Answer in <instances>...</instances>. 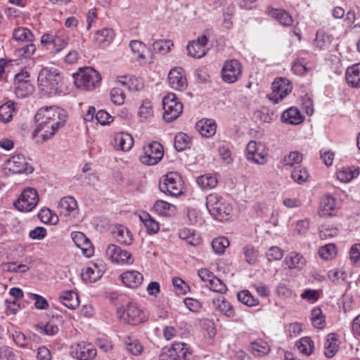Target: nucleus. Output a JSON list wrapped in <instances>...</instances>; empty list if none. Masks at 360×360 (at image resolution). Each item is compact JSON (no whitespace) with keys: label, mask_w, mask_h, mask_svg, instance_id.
<instances>
[{"label":"nucleus","mask_w":360,"mask_h":360,"mask_svg":"<svg viewBox=\"0 0 360 360\" xmlns=\"http://www.w3.org/2000/svg\"><path fill=\"white\" fill-rule=\"evenodd\" d=\"M153 115V107L150 101L145 100L139 108V115L143 120H147Z\"/></svg>","instance_id":"nucleus-57"},{"label":"nucleus","mask_w":360,"mask_h":360,"mask_svg":"<svg viewBox=\"0 0 360 360\" xmlns=\"http://www.w3.org/2000/svg\"><path fill=\"white\" fill-rule=\"evenodd\" d=\"M162 105L165 110L163 118L167 122L177 119L183 111V104L177 101L174 94L169 93L162 99Z\"/></svg>","instance_id":"nucleus-6"},{"label":"nucleus","mask_w":360,"mask_h":360,"mask_svg":"<svg viewBox=\"0 0 360 360\" xmlns=\"http://www.w3.org/2000/svg\"><path fill=\"white\" fill-rule=\"evenodd\" d=\"M115 37L112 29L105 28L96 32L94 37V42L99 46L105 47L110 44Z\"/></svg>","instance_id":"nucleus-28"},{"label":"nucleus","mask_w":360,"mask_h":360,"mask_svg":"<svg viewBox=\"0 0 360 360\" xmlns=\"http://www.w3.org/2000/svg\"><path fill=\"white\" fill-rule=\"evenodd\" d=\"M65 112L55 106L41 108L34 116L35 124H46L61 120L65 122Z\"/></svg>","instance_id":"nucleus-5"},{"label":"nucleus","mask_w":360,"mask_h":360,"mask_svg":"<svg viewBox=\"0 0 360 360\" xmlns=\"http://www.w3.org/2000/svg\"><path fill=\"white\" fill-rule=\"evenodd\" d=\"M302 160V155L297 151L290 152V154L283 158V163L285 165L296 167L300 165Z\"/></svg>","instance_id":"nucleus-55"},{"label":"nucleus","mask_w":360,"mask_h":360,"mask_svg":"<svg viewBox=\"0 0 360 360\" xmlns=\"http://www.w3.org/2000/svg\"><path fill=\"white\" fill-rule=\"evenodd\" d=\"M144 153L140 156V160L143 164L154 165L159 162L164 155L162 146L157 142L153 141L144 147Z\"/></svg>","instance_id":"nucleus-11"},{"label":"nucleus","mask_w":360,"mask_h":360,"mask_svg":"<svg viewBox=\"0 0 360 360\" xmlns=\"http://www.w3.org/2000/svg\"><path fill=\"white\" fill-rule=\"evenodd\" d=\"M269 15L283 26H290L293 20L289 13L283 9L270 8Z\"/></svg>","instance_id":"nucleus-30"},{"label":"nucleus","mask_w":360,"mask_h":360,"mask_svg":"<svg viewBox=\"0 0 360 360\" xmlns=\"http://www.w3.org/2000/svg\"><path fill=\"white\" fill-rule=\"evenodd\" d=\"M206 206L210 214L219 221L226 219L232 212V207L217 193H211L206 198Z\"/></svg>","instance_id":"nucleus-2"},{"label":"nucleus","mask_w":360,"mask_h":360,"mask_svg":"<svg viewBox=\"0 0 360 360\" xmlns=\"http://www.w3.org/2000/svg\"><path fill=\"white\" fill-rule=\"evenodd\" d=\"M39 195L36 189L27 188L14 202V206L20 211L30 212L38 204Z\"/></svg>","instance_id":"nucleus-8"},{"label":"nucleus","mask_w":360,"mask_h":360,"mask_svg":"<svg viewBox=\"0 0 360 360\" xmlns=\"http://www.w3.org/2000/svg\"><path fill=\"white\" fill-rule=\"evenodd\" d=\"M345 77L349 85L354 88H360V63L349 67Z\"/></svg>","instance_id":"nucleus-27"},{"label":"nucleus","mask_w":360,"mask_h":360,"mask_svg":"<svg viewBox=\"0 0 360 360\" xmlns=\"http://www.w3.org/2000/svg\"><path fill=\"white\" fill-rule=\"evenodd\" d=\"M36 47L32 42H27V44L22 46L16 50L18 56L30 58L35 52Z\"/></svg>","instance_id":"nucleus-58"},{"label":"nucleus","mask_w":360,"mask_h":360,"mask_svg":"<svg viewBox=\"0 0 360 360\" xmlns=\"http://www.w3.org/2000/svg\"><path fill=\"white\" fill-rule=\"evenodd\" d=\"M139 219L146 226L148 234H155L159 231V224L148 212H142L139 214Z\"/></svg>","instance_id":"nucleus-35"},{"label":"nucleus","mask_w":360,"mask_h":360,"mask_svg":"<svg viewBox=\"0 0 360 360\" xmlns=\"http://www.w3.org/2000/svg\"><path fill=\"white\" fill-rule=\"evenodd\" d=\"M272 92L269 98L274 103H278L292 91L290 82L285 78L274 80L271 85Z\"/></svg>","instance_id":"nucleus-12"},{"label":"nucleus","mask_w":360,"mask_h":360,"mask_svg":"<svg viewBox=\"0 0 360 360\" xmlns=\"http://www.w3.org/2000/svg\"><path fill=\"white\" fill-rule=\"evenodd\" d=\"M115 147L117 150L128 151L134 145L133 137L128 133L120 132L114 137Z\"/></svg>","instance_id":"nucleus-24"},{"label":"nucleus","mask_w":360,"mask_h":360,"mask_svg":"<svg viewBox=\"0 0 360 360\" xmlns=\"http://www.w3.org/2000/svg\"><path fill=\"white\" fill-rule=\"evenodd\" d=\"M114 234L116 240L121 244L130 245L132 243V235L129 230L124 226H118Z\"/></svg>","instance_id":"nucleus-38"},{"label":"nucleus","mask_w":360,"mask_h":360,"mask_svg":"<svg viewBox=\"0 0 360 360\" xmlns=\"http://www.w3.org/2000/svg\"><path fill=\"white\" fill-rule=\"evenodd\" d=\"M196 129L205 137H211L216 132L217 125L213 120L202 119L195 124Z\"/></svg>","instance_id":"nucleus-25"},{"label":"nucleus","mask_w":360,"mask_h":360,"mask_svg":"<svg viewBox=\"0 0 360 360\" xmlns=\"http://www.w3.org/2000/svg\"><path fill=\"white\" fill-rule=\"evenodd\" d=\"M359 169H352L350 167H343L339 169L337 173V178L342 182H348L359 175Z\"/></svg>","instance_id":"nucleus-44"},{"label":"nucleus","mask_w":360,"mask_h":360,"mask_svg":"<svg viewBox=\"0 0 360 360\" xmlns=\"http://www.w3.org/2000/svg\"><path fill=\"white\" fill-rule=\"evenodd\" d=\"M338 207L336 199L330 195H326L321 199L319 214L321 217H333L336 214Z\"/></svg>","instance_id":"nucleus-20"},{"label":"nucleus","mask_w":360,"mask_h":360,"mask_svg":"<svg viewBox=\"0 0 360 360\" xmlns=\"http://www.w3.org/2000/svg\"><path fill=\"white\" fill-rule=\"evenodd\" d=\"M129 46L140 64H151L153 63V54L143 42L139 40H132Z\"/></svg>","instance_id":"nucleus-16"},{"label":"nucleus","mask_w":360,"mask_h":360,"mask_svg":"<svg viewBox=\"0 0 360 360\" xmlns=\"http://www.w3.org/2000/svg\"><path fill=\"white\" fill-rule=\"evenodd\" d=\"M243 67L236 59L226 60L221 70L222 80L227 84H233L242 77Z\"/></svg>","instance_id":"nucleus-7"},{"label":"nucleus","mask_w":360,"mask_h":360,"mask_svg":"<svg viewBox=\"0 0 360 360\" xmlns=\"http://www.w3.org/2000/svg\"><path fill=\"white\" fill-rule=\"evenodd\" d=\"M120 279L128 288H136L139 286L143 280V275L137 271H127L122 274Z\"/></svg>","instance_id":"nucleus-22"},{"label":"nucleus","mask_w":360,"mask_h":360,"mask_svg":"<svg viewBox=\"0 0 360 360\" xmlns=\"http://www.w3.org/2000/svg\"><path fill=\"white\" fill-rule=\"evenodd\" d=\"M63 120L47 123L46 124H35V129L33 131V136H39L43 141L51 139L56 132L65 124Z\"/></svg>","instance_id":"nucleus-15"},{"label":"nucleus","mask_w":360,"mask_h":360,"mask_svg":"<svg viewBox=\"0 0 360 360\" xmlns=\"http://www.w3.org/2000/svg\"><path fill=\"white\" fill-rule=\"evenodd\" d=\"M251 349L253 354L258 356L266 355L270 352L268 343L262 340L252 342L251 343Z\"/></svg>","instance_id":"nucleus-43"},{"label":"nucleus","mask_w":360,"mask_h":360,"mask_svg":"<svg viewBox=\"0 0 360 360\" xmlns=\"http://www.w3.org/2000/svg\"><path fill=\"white\" fill-rule=\"evenodd\" d=\"M283 256V250L277 246H273L270 248L268 252L266 253V257L270 262L280 260Z\"/></svg>","instance_id":"nucleus-62"},{"label":"nucleus","mask_w":360,"mask_h":360,"mask_svg":"<svg viewBox=\"0 0 360 360\" xmlns=\"http://www.w3.org/2000/svg\"><path fill=\"white\" fill-rule=\"evenodd\" d=\"M173 45L171 40H156L153 44V48L155 51L159 53L166 54L170 51Z\"/></svg>","instance_id":"nucleus-54"},{"label":"nucleus","mask_w":360,"mask_h":360,"mask_svg":"<svg viewBox=\"0 0 360 360\" xmlns=\"http://www.w3.org/2000/svg\"><path fill=\"white\" fill-rule=\"evenodd\" d=\"M7 165L8 169L15 174H30L34 171V167L26 162L25 157L21 154L13 155L8 160Z\"/></svg>","instance_id":"nucleus-17"},{"label":"nucleus","mask_w":360,"mask_h":360,"mask_svg":"<svg viewBox=\"0 0 360 360\" xmlns=\"http://www.w3.org/2000/svg\"><path fill=\"white\" fill-rule=\"evenodd\" d=\"M207 285L210 287L211 290L216 292L222 294L226 292L227 290L226 285L221 279L218 278L217 276H214Z\"/></svg>","instance_id":"nucleus-59"},{"label":"nucleus","mask_w":360,"mask_h":360,"mask_svg":"<svg viewBox=\"0 0 360 360\" xmlns=\"http://www.w3.org/2000/svg\"><path fill=\"white\" fill-rule=\"evenodd\" d=\"M296 346L299 351L306 356H309L313 352L314 348V342L309 337L301 338L296 343Z\"/></svg>","instance_id":"nucleus-45"},{"label":"nucleus","mask_w":360,"mask_h":360,"mask_svg":"<svg viewBox=\"0 0 360 360\" xmlns=\"http://www.w3.org/2000/svg\"><path fill=\"white\" fill-rule=\"evenodd\" d=\"M268 149L261 142L250 141L246 147V158L258 165H264L267 161Z\"/></svg>","instance_id":"nucleus-9"},{"label":"nucleus","mask_w":360,"mask_h":360,"mask_svg":"<svg viewBox=\"0 0 360 360\" xmlns=\"http://www.w3.org/2000/svg\"><path fill=\"white\" fill-rule=\"evenodd\" d=\"M15 355L11 348L8 346L0 347V360H15Z\"/></svg>","instance_id":"nucleus-64"},{"label":"nucleus","mask_w":360,"mask_h":360,"mask_svg":"<svg viewBox=\"0 0 360 360\" xmlns=\"http://www.w3.org/2000/svg\"><path fill=\"white\" fill-rule=\"evenodd\" d=\"M68 37L63 32H58L56 34H44L41 38V43L44 45L52 46L51 51L58 53L63 50L68 44Z\"/></svg>","instance_id":"nucleus-14"},{"label":"nucleus","mask_w":360,"mask_h":360,"mask_svg":"<svg viewBox=\"0 0 360 360\" xmlns=\"http://www.w3.org/2000/svg\"><path fill=\"white\" fill-rule=\"evenodd\" d=\"M237 297L238 301L249 307L256 306L259 303L258 300L255 298L248 290L240 291L237 294Z\"/></svg>","instance_id":"nucleus-51"},{"label":"nucleus","mask_w":360,"mask_h":360,"mask_svg":"<svg viewBox=\"0 0 360 360\" xmlns=\"http://www.w3.org/2000/svg\"><path fill=\"white\" fill-rule=\"evenodd\" d=\"M37 82L41 91L50 96L65 94L64 77L54 68H42L39 73Z\"/></svg>","instance_id":"nucleus-1"},{"label":"nucleus","mask_w":360,"mask_h":360,"mask_svg":"<svg viewBox=\"0 0 360 360\" xmlns=\"http://www.w3.org/2000/svg\"><path fill=\"white\" fill-rule=\"evenodd\" d=\"M284 262L290 269H302L304 266L306 261L301 254L292 252L285 258Z\"/></svg>","instance_id":"nucleus-31"},{"label":"nucleus","mask_w":360,"mask_h":360,"mask_svg":"<svg viewBox=\"0 0 360 360\" xmlns=\"http://www.w3.org/2000/svg\"><path fill=\"white\" fill-rule=\"evenodd\" d=\"M179 236L181 239L185 240L187 243L192 245H196L198 241L194 238V233L189 229H181L179 232Z\"/></svg>","instance_id":"nucleus-61"},{"label":"nucleus","mask_w":360,"mask_h":360,"mask_svg":"<svg viewBox=\"0 0 360 360\" xmlns=\"http://www.w3.org/2000/svg\"><path fill=\"white\" fill-rule=\"evenodd\" d=\"M60 300L66 307L70 309H75L79 305L77 294L72 290L63 292L60 296Z\"/></svg>","instance_id":"nucleus-32"},{"label":"nucleus","mask_w":360,"mask_h":360,"mask_svg":"<svg viewBox=\"0 0 360 360\" xmlns=\"http://www.w3.org/2000/svg\"><path fill=\"white\" fill-rule=\"evenodd\" d=\"M212 303L214 307L226 316L231 318L235 316L233 307L224 297L219 296L217 298L213 299Z\"/></svg>","instance_id":"nucleus-29"},{"label":"nucleus","mask_w":360,"mask_h":360,"mask_svg":"<svg viewBox=\"0 0 360 360\" xmlns=\"http://www.w3.org/2000/svg\"><path fill=\"white\" fill-rule=\"evenodd\" d=\"M13 37L15 41L26 43L32 42L34 39V36L32 32L25 27H18L15 29Z\"/></svg>","instance_id":"nucleus-39"},{"label":"nucleus","mask_w":360,"mask_h":360,"mask_svg":"<svg viewBox=\"0 0 360 360\" xmlns=\"http://www.w3.org/2000/svg\"><path fill=\"white\" fill-rule=\"evenodd\" d=\"M95 118L97 122L102 125L109 124L113 120L112 116H110L106 111L103 110H98L96 113Z\"/></svg>","instance_id":"nucleus-63"},{"label":"nucleus","mask_w":360,"mask_h":360,"mask_svg":"<svg viewBox=\"0 0 360 360\" xmlns=\"http://www.w3.org/2000/svg\"><path fill=\"white\" fill-rule=\"evenodd\" d=\"M337 253L336 247L333 243H329L321 247L319 250L320 257L323 259L329 260L333 259Z\"/></svg>","instance_id":"nucleus-52"},{"label":"nucleus","mask_w":360,"mask_h":360,"mask_svg":"<svg viewBox=\"0 0 360 360\" xmlns=\"http://www.w3.org/2000/svg\"><path fill=\"white\" fill-rule=\"evenodd\" d=\"M338 342V335L335 333H330L327 336L326 341L325 342V355L328 358L333 357L339 349Z\"/></svg>","instance_id":"nucleus-34"},{"label":"nucleus","mask_w":360,"mask_h":360,"mask_svg":"<svg viewBox=\"0 0 360 360\" xmlns=\"http://www.w3.org/2000/svg\"><path fill=\"white\" fill-rule=\"evenodd\" d=\"M154 210L160 215L171 217L176 213V207L164 200H158L153 205Z\"/></svg>","instance_id":"nucleus-33"},{"label":"nucleus","mask_w":360,"mask_h":360,"mask_svg":"<svg viewBox=\"0 0 360 360\" xmlns=\"http://www.w3.org/2000/svg\"><path fill=\"white\" fill-rule=\"evenodd\" d=\"M35 328L39 333L47 335H54L58 332V327L51 322L47 323L46 325L37 324L35 326Z\"/></svg>","instance_id":"nucleus-56"},{"label":"nucleus","mask_w":360,"mask_h":360,"mask_svg":"<svg viewBox=\"0 0 360 360\" xmlns=\"http://www.w3.org/2000/svg\"><path fill=\"white\" fill-rule=\"evenodd\" d=\"M243 252L245 262L250 264H255L257 262L259 257V250L252 245L248 244L243 248Z\"/></svg>","instance_id":"nucleus-40"},{"label":"nucleus","mask_w":360,"mask_h":360,"mask_svg":"<svg viewBox=\"0 0 360 360\" xmlns=\"http://www.w3.org/2000/svg\"><path fill=\"white\" fill-rule=\"evenodd\" d=\"M15 103L7 102L0 106V121L4 123L9 122L13 117V112L15 111Z\"/></svg>","instance_id":"nucleus-41"},{"label":"nucleus","mask_w":360,"mask_h":360,"mask_svg":"<svg viewBox=\"0 0 360 360\" xmlns=\"http://www.w3.org/2000/svg\"><path fill=\"white\" fill-rule=\"evenodd\" d=\"M75 84L79 89L91 90L96 87L101 80L100 74L93 68L85 67L73 75Z\"/></svg>","instance_id":"nucleus-3"},{"label":"nucleus","mask_w":360,"mask_h":360,"mask_svg":"<svg viewBox=\"0 0 360 360\" xmlns=\"http://www.w3.org/2000/svg\"><path fill=\"white\" fill-rule=\"evenodd\" d=\"M174 148L177 151H183L191 147V139L185 133H178L174 137Z\"/></svg>","instance_id":"nucleus-42"},{"label":"nucleus","mask_w":360,"mask_h":360,"mask_svg":"<svg viewBox=\"0 0 360 360\" xmlns=\"http://www.w3.org/2000/svg\"><path fill=\"white\" fill-rule=\"evenodd\" d=\"M172 347L174 350L176 354H178L179 360H186L188 355L191 354V347L184 342H174Z\"/></svg>","instance_id":"nucleus-47"},{"label":"nucleus","mask_w":360,"mask_h":360,"mask_svg":"<svg viewBox=\"0 0 360 360\" xmlns=\"http://www.w3.org/2000/svg\"><path fill=\"white\" fill-rule=\"evenodd\" d=\"M208 38L203 35L198 37L196 40L190 41L187 45L188 56L200 58L206 54V46L207 45Z\"/></svg>","instance_id":"nucleus-21"},{"label":"nucleus","mask_w":360,"mask_h":360,"mask_svg":"<svg viewBox=\"0 0 360 360\" xmlns=\"http://www.w3.org/2000/svg\"><path fill=\"white\" fill-rule=\"evenodd\" d=\"M311 322L313 326L319 329L324 328V316H323L322 311L319 307H315L311 310Z\"/></svg>","instance_id":"nucleus-53"},{"label":"nucleus","mask_w":360,"mask_h":360,"mask_svg":"<svg viewBox=\"0 0 360 360\" xmlns=\"http://www.w3.org/2000/svg\"><path fill=\"white\" fill-rule=\"evenodd\" d=\"M197 183L203 189H211L217 186L218 179L216 175L205 174L197 178Z\"/></svg>","instance_id":"nucleus-37"},{"label":"nucleus","mask_w":360,"mask_h":360,"mask_svg":"<svg viewBox=\"0 0 360 360\" xmlns=\"http://www.w3.org/2000/svg\"><path fill=\"white\" fill-rule=\"evenodd\" d=\"M303 116L297 108L291 107L285 110L282 115L281 120L283 122L288 124L296 125L303 121Z\"/></svg>","instance_id":"nucleus-26"},{"label":"nucleus","mask_w":360,"mask_h":360,"mask_svg":"<svg viewBox=\"0 0 360 360\" xmlns=\"http://www.w3.org/2000/svg\"><path fill=\"white\" fill-rule=\"evenodd\" d=\"M117 314L120 319L131 325H137L144 321L145 315L136 304L129 303L125 308L117 309Z\"/></svg>","instance_id":"nucleus-10"},{"label":"nucleus","mask_w":360,"mask_h":360,"mask_svg":"<svg viewBox=\"0 0 360 360\" xmlns=\"http://www.w3.org/2000/svg\"><path fill=\"white\" fill-rule=\"evenodd\" d=\"M309 174L305 168L300 166L295 167L291 172V178L297 183L301 184L307 181Z\"/></svg>","instance_id":"nucleus-49"},{"label":"nucleus","mask_w":360,"mask_h":360,"mask_svg":"<svg viewBox=\"0 0 360 360\" xmlns=\"http://www.w3.org/2000/svg\"><path fill=\"white\" fill-rule=\"evenodd\" d=\"M168 82L171 88L179 91H184L188 86L187 79L182 68H174L168 74Z\"/></svg>","instance_id":"nucleus-19"},{"label":"nucleus","mask_w":360,"mask_h":360,"mask_svg":"<svg viewBox=\"0 0 360 360\" xmlns=\"http://www.w3.org/2000/svg\"><path fill=\"white\" fill-rule=\"evenodd\" d=\"M103 271L99 269L98 264L91 263L89 266L82 270L81 276L86 283H93L101 278Z\"/></svg>","instance_id":"nucleus-23"},{"label":"nucleus","mask_w":360,"mask_h":360,"mask_svg":"<svg viewBox=\"0 0 360 360\" xmlns=\"http://www.w3.org/2000/svg\"><path fill=\"white\" fill-rule=\"evenodd\" d=\"M110 96L115 104L121 105L124 102L125 94L123 90L119 87H115L111 90Z\"/></svg>","instance_id":"nucleus-60"},{"label":"nucleus","mask_w":360,"mask_h":360,"mask_svg":"<svg viewBox=\"0 0 360 360\" xmlns=\"http://www.w3.org/2000/svg\"><path fill=\"white\" fill-rule=\"evenodd\" d=\"M124 343L127 349L133 355H139L143 351V346L136 339L132 337H127Z\"/></svg>","instance_id":"nucleus-46"},{"label":"nucleus","mask_w":360,"mask_h":360,"mask_svg":"<svg viewBox=\"0 0 360 360\" xmlns=\"http://www.w3.org/2000/svg\"><path fill=\"white\" fill-rule=\"evenodd\" d=\"M160 190L172 196H179L183 194L184 183L181 176L177 172H169L159 184Z\"/></svg>","instance_id":"nucleus-4"},{"label":"nucleus","mask_w":360,"mask_h":360,"mask_svg":"<svg viewBox=\"0 0 360 360\" xmlns=\"http://www.w3.org/2000/svg\"><path fill=\"white\" fill-rule=\"evenodd\" d=\"M34 86L30 82H25L15 85V93L18 97L24 98L31 94Z\"/></svg>","instance_id":"nucleus-48"},{"label":"nucleus","mask_w":360,"mask_h":360,"mask_svg":"<svg viewBox=\"0 0 360 360\" xmlns=\"http://www.w3.org/2000/svg\"><path fill=\"white\" fill-rule=\"evenodd\" d=\"M70 349L71 355L78 360H92L96 356V349L84 342L72 345Z\"/></svg>","instance_id":"nucleus-13"},{"label":"nucleus","mask_w":360,"mask_h":360,"mask_svg":"<svg viewBox=\"0 0 360 360\" xmlns=\"http://www.w3.org/2000/svg\"><path fill=\"white\" fill-rule=\"evenodd\" d=\"M106 255L113 262L127 263L129 264L134 262V259L129 252L114 244L108 245L106 250Z\"/></svg>","instance_id":"nucleus-18"},{"label":"nucleus","mask_w":360,"mask_h":360,"mask_svg":"<svg viewBox=\"0 0 360 360\" xmlns=\"http://www.w3.org/2000/svg\"><path fill=\"white\" fill-rule=\"evenodd\" d=\"M77 207V202L75 199L71 196H67L61 198L58 204V208L61 214L64 215L69 214L72 211Z\"/></svg>","instance_id":"nucleus-36"},{"label":"nucleus","mask_w":360,"mask_h":360,"mask_svg":"<svg viewBox=\"0 0 360 360\" xmlns=\"http://www.w3.org/2000/svg\"><path fill=\"white\" fill-rule=\"evenodd\" d=\"M229 245V240L225 237H218L212 240V247L218 255L224 254L225 249Z\"/></svg>","instance_id":"nucleus-50"}]
</instances>
